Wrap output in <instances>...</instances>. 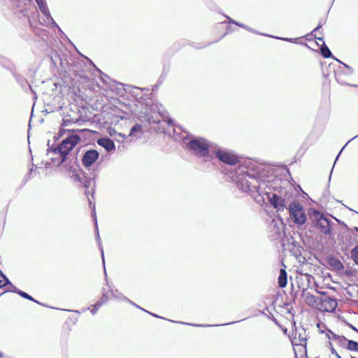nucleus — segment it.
Masks as SVG:
<instances>
[{"label": "nucleus", "instance_id": "nucleus-49", "mask_svg": "<svg viewBox=\"0 0 358 358\" xmlns=\"http://www.w3.org/2000/svg\"><path fill=\"white\" fill-rule=\"evenodd\" d=\"M348 145V143H346L344 145V147L342 148V150H343V148H344L345 147H346Z\"/></svg>", "mask_w": 358, "mask_h": 358}, {"label": "nucleus", "instance_id": "nucleus-38", "mask_svg": "<svg viewBox=\"0 0 358 358\" xmlns=\"http://www.w3.org/2000/svg\"><path fill=\"white\" fill-rule=\"evenodd\" d=\"M336 76V80L338 81V83H344V82H343V81L341 80V76H340L338 73L336 74V76Z\"/></svg>", "mask_w": 358, "mask_h": 358}, {"label": "nucleus", "instance_id": "nucleus-47", "mask_svg": "<svg viewBox=\"0 0 358 358\" xmlns=\"http://www.w3.org/2000/svg\"><path fill=\"white\" fill-rule=\"evenodd\" d=\"M348 145V143H346L344 145V147L342 148V150H343V148H344L345 147H346Z\"/></svg>", "mask_w": 358, "mask_h": 358}, {"label": "nucleus", "instance_id": "nucleus-48", "mask_svg": "<svg viewBox=\"0 0 358 358\" xmlns=\"http://www.w3.org/2000/svg\"><path fill=\"white\" fill-rule=\"evenodd\" d=\"M348 145V143H346L344 145V147L342 148V150H343V148H344L345 147H346Z\"/></svg>", "mask_w": 358, "mask_h": 358}, {"label": "nucleus", "instance_id": "nucleus-58", "mask_svg": "<svg viewBox=\"0 0 358 358\" xmlns=\"http://www.w3.org/2000/svg\"><path fill=\"white\" fill-rule=\"evenodd\" d=\"M180 324H183L182 322H180ZM185 324H187L188 323H185Z\"/></svg>", "mask_w": 358, "mask_h": 358}, {"label": "nucleus", "instance_id": "nucleus-31", "mask_svg": "<svg viewBox=\"0 0 358 358\" xmlns=\"http://www.w3.org/2000/svg\"><path fill=\"white\" fill-rule=\"evenodd\" d=\"M101 307V303H96L94 306H93V308L91 310V313H92V315H95L96 313L97 312V310H99V308Z\"/></svg>", "mask_w": 358, "mask_h": 358}, {"label": "nucleus", "instance_id": "nucleus-17", "mask_svg": "<svg viewBox=\"0 0 358 358\" xmlns=\"http://www.w3.org/2000/svg\"><path fill=\"white\" fill-rule=\"evenodd\" d=\"M142 125L140 124H136L134 127H131L130 132L128 136L135 137L138 138L140 137V134L142 132Z\"/></svg>", "mask_w": 358, "mask_h": 358}, {"label": "nucleus", "instance_id": "nucleus-25", "mask_svg": "<svg viewBox=\"0 0 358 358\" xmlns=\"http://www.w3.org/2000/svg\"><path fill=\"white\" fill-rule=\"evenodd\" d=\"M333 337L338 341V344L342 347H345V343H348V341H349L345 336H340L336 334H333Z\"/></svg>", "mask_w": 358, "mask_h": 358}, {"label": "nucleus", "instance_id": "nucleus-54", "mask_svg": "<svg viewBox=\"0 0 358 358\" xmlns=\"http://www.w3.org/2000/svg\"><path fill=\"white\" fill-rule=\"evenodd\" d=\"M102 80L103 82L107 83L106 80L105 79H103V76H102Z\"/></svg>", "mask_w": 358, "mask_h": 358}, {"label": "nucleus", "instance_id": "nucleus-18", "mask_svg": "<svg viewBox=\"0 0 358 358\" xmlns=\"http://www.w3.org/2000/svg\"><path fill=\"white\" fill-rule=\"evenodd\" d=\"M322 21L320 22L319 25L313 29V31L311 33V35L314 36V37L318 40L319 41H321L322 43L324 41V38L322 34V31H320V29L322 28Z\"/></svg>", "mask_w": 358, "mask_h": 358}, {"label": "nucleus", "instance_id": "nucleus-20", "mask_svg": "<svg viewBox=\"0 0 358 358\" xmlns=\"http://www.w3.org/2000/svg\"><path fill=\"white\" fill-rule=\"evenodd\" d=\"M320 52L323 57L330 58L332 57V53L327 45L323 42L320 48Z\"/></svg>", "mask_w": 358, "mask_h": 358}, {"label": "nucleus", "instance_id": "nucleus-52", "mask_svg": "<svg viewBox=\"0 0 358 358\" xmlns=\"http://www.w3.org/2000/svg\"><path fill=\"white\" fill-rule=\"evenodd\" d=\"M341 152H342V150L340 151V152H339V153H338V155H337L336 159H338V157H339V155H340V154H341Z\"/></svg>", "mask_w": 358, "mask_h": 358}, {"label": "nucleus", "instance_id": "nucleus-37", "mask_svg": "<svg viewBox=\"0 0 358 358\" xmlns=\"http://www.w3.org/2000/svg\"><path fill=\"white\" fill-rule=\"evenodd\" d=\"M329 345H330V351H331V353L332 355H337V353H338V352H336V350L334 349V348L333 347V345H332L331 343H329Z\"/></svg>", "mask_w": 358, "mask_h": 358}, {"label": "nucleus", "instance_id": "nucleus-33", "mask_svg": "<svg viewBox=\"0 0 358 358\" xmlns=\"http://www.w3.org/2000/svg\"><path fill=\"white\" fill-rule=\"evenodd\" d=\"M275 38L282 40V41H289V42H295V40H296V38H280V37H275Z\"/></svg>", "mask_w": 358, "mask_h": 358}, {"label": "nucleus", "instance_id": "nucleus-44", "mask_svg": "<svg viewBox=\"0 0 358 358\" xmlns=\"http://www.w3.org/2000/svg\"><path fill=\"white\" fill-rule=\"evenodd\" d=\"M357 137H358V134H357V136H355V137H353L351 140H350V141H348V143H349V142H350L352 140L355 139V138H357Z\"/></svg>", "mask_w": 358, "mask_h": 358}, {"label": "nucleus", "instance_id": "nucleus-39", "mask_svg": "<svg viewBox=\"0 0 358 358\" xmlns=\"http://www.w3.org/2000/svg\"><path fill=\"white\" fill-rule=\"evenodd\" d=\"M188 325H192L196 327H211L212 325H204V324H187Z\"/></svg>", "mask_w": 358, "mask_h": 358}, {"label": "nucleus", "instance_id": "nucleus-59", "mask_svg": "<svg viewBox=\"0 0 358 358\" xmlns=\"http://www.w3.org/2000/svg\"><path fill=\"white\" fill-rule=\"evenodd\" d=\"M2 357V354H1V353H0V357Z\"/></svg>", "mask_w": 358, "mask_h": 358}, {"label": "nucleus", "instance_id": "nucleus-19", "mask_svg": "<svg viewBox=\"0 0 358 358\" xmlns=\"http://www.w3.org/2000/svg\"><path fill=\"white\" fill-rule=\"evenodd\" d=\"M92 215L94 217V220H95V227H96V240L98 241L99 246V248H100V250H101V252L103 264H105V260H104V256H103V248H102V245H101V238H100L99 233V230H98V225H97V222H96V217L95 213H93Z\"/></svg>", "mask_w": 358, "mask_h": 358}, {"label": "nucleus", "instance_id": "nucleus-3", "mask_svg": "<svg viewBox=\"0 0 358 358\" xmlns=\"http://www.w3.org/2000/svg\"><path fill=\"white\" fill-rule=\"evenodd\" d=\"M187 148L196 156L205 157L213 153L215 148L205 138L194 137L187 143Z\"/></svg>", "mask_w": 358, "mask_h": 358}, {"label": "nucleus", "instance_id": "nucleus-22", "mask_svg": "<svg viewBox=\"0 0 358 358\" xmlns=\"http://www.w3.org/2000/svg\"><path fill=\"white\" fill-rule=\"evenodd\" d=\"M11 285L12 283L10 282L9 279L0 270V288H2L6 285L10 286Z\"/></svg>", "mask_w": 358, "mask_h": 358}, {"label": "nucleus", "instance_id": "nucleus-27", "mask_svg": "<svg viewBox=\"0 0 358 358\" xmlns=\"http://www.w3.org/2000/svg\"><path fill=\"white\" fill-rule=\"evenodd\" d=\"M236 25L241 27V28H243L248 31H249L250 32H252V33H255V34H259V33H258L256 30L253 29L252 28L245 25V24H243V23H241V22H237L236 23Z\"/></svg>", "mask_w": 358, "mask_h": 358}, {"label": "nucleus", "instance_id": "nucleus-5", "mask_svg": "<svg viewBox=\"0 0 358 358\" xmlns=\"http://www.w3.org/2000/svg\"><path fill=\"white\" fill-rule=\"evenodd\" d=\"M315 218L316 219L315 227L319 230L322 234L329 236L332 234V226L334 224L330 219L319 212L315 213Z\"/></svg>", "mask_w": 358, "mask_h": 358}, {"label": "nucleus", "instance_id": "nucleus-13", "mask_svg": "<svg viewBox=\"0 0 358 358\" xmlns=\"http://www.w3.org/2000/svg\"><path fill=\"white\" fill-rule=\"evenodd\" d=\"M10 71L17 83L22 88H25L27 86H28L29 88L31 87V86L28 84L27 80L25 79L24 76L18 74L15 70L10 69Z\"/></svg>", "mask_w": 358, "mask_h": 358}, {"label": "nucleus", "instance_id": "nucleus-55", "mask_svg": "<svg viewBox=\"0 0 358 358\" xmlns=\"http://www.w3.org/2000/svg\"><path fill=\"white\" fill-rule=\"evenodd\" d=\"M355 230L358 232V227H355Z\"/></svg>", "mask_w": 358, "mask_h": 358}, {"label": "nucleus", "instance_id": "nucleus-53", "mask_svg": "<svg viewBox=\"0 0 358 358\" xmlns=\"http://www.w3.org/2000/svg\"><path fill=\"white\" fill-rule=\"evenodd\" d=\"M134 89H137V90H143V89L139 88V87H134Z\"/></svg>", "mask_w": 358, "mask_h": 358}, {"label": "nucleus", "instance_id": "nucleus-36", "mask_svg": "<svg viewBox=\"0 0 358 358\" xmlns=\"http://www.w3.org/2000/svg\"><path fill=\"white\" fill-rule=\"evenodd\" d=\"M10 289H9V292H14L17 294V290H19L15 286H14L13 284L10 286Z\"/></svg>", "mask_w": 358, "mask_h": 358}, {"label": "nucleus", "instance_id": "nucleus-60", "mask_svg": "<svg viewBox=\"0 0 358 358\" xmlns=\"http://www.w3.org/2000/svg\"><path fill=\"white\" fill-rule=\"evenodd\" d=\"M315 358H319V357H315Z\"/></svg>", "mask_w": 358, "mask_h": 358}, {"label": "nucleus", "instance_id": "nucleus-11", "mask_svg": "<svg viewBox=\"0 0 358 358\" xmlns=\"http://www.w3.org/2000/svg\"><path fill=\"white\" fill-rule=\"evenodd\" d=\"M97 143L108 152H110L115 148L114 142L109 138H100L97 140Z\"/></svg>", "mask_w": 358, "mask_h": 358}, {"label": "nucleus", "instance_id": "nucleus-1", "mask_svg": "<svg viewBox=\"0 0 358 358\" xmlns=\"http://www.w3.org/2000/svg\"><path fill=\"white\" fill-rule=\"evenodd\" d=\"M262 170L261 166L248 161L236 169L234 176L239 189L250 194L258 202L261 201L259 197L262 196L259 182Z\"/></svg>", "mask_w": 358, "mask_h": 358}, {"label": "nucleus", "instance_id": "nucleus-43", "mask_svg": "<svg viewBox=\"0 0 358 358\" xmlns=\"http://www.w3.org/2000/svg\"><path fill=\"white\" fill-rule=\"evenodd\" d=\"M234 323H235V322L224 324L223 325H228V324H234Z\"/></svg>", "mask_w": 358, "mask_h": 358}, {"label": "nucleus", "instance_id": "nucleus-29", "mask_svg": "<svg viewBox=\"0 0 358 358\" xmlns=\"http://www.w3.org/2000/svg\"><path fill=\"white\" fill-rule=\"evenodd\" d=\"M38 8L43 15H47L48 17L49 16L50 11L47 4L40 6L38 7Z\"/></svg>", "mask_w": 358, "mask_h": 358}, {"label": "nucleus", "instance_id": "nucleus-41", "mask_svg": "<svg viewBox=\"0 0 358 358\" xmlns=\"http://www.w3.org/2000/svg\"><path fill=\"white\" fill-rule=\"evenodd\" d=\"M6 62L4 59L3 58H0V62L3 64V65H5L6 64Z\"/></svg>", "mask_w": 358, "mask_h": 358}, {"label": "nucleus", "instance_id": "nucleus-4", "mask_svg": "<svg viewBox=\"0 0 358 358\" xmlns=\"http://www.w3.org/2000/svg\"><path fill=\"white\" fill-rule=\"evenodd\" d=\"M290 218L299 225L306 223L307 218L305 210L299 202H292L288 207Z\"/></svg>", "mask_w": 358, "mask_h": 358}, {"label": "nucleus", "instance_id": "nucleus-10", "mask_svg": "<svg viewBox=\"0 0 358 358\" xmlns=\"http://www.w3.org/2000/svg\"><path fill=\"white\" fill-rule=\"evenodd\" d=\"M110 294H112L113 297L115 299H117V300H123V301H125L129 303H131V305L137 307L138 308H140L141 310H143V311H145L147 313H148L149 314L153 315L154 317H158V318H162V317L160 316H158L156 314H153V313H151L147 310H145V309L141 308L139 306L136 305V303H134V302H132L130 299H129L127 297L123 296L121 293L118 292L117 290H115V291H113V290H110Z\"/></svg>", "mask_w": 358, "mask_h": 358}, {"label": "nucleus", "instance_id": "nucleus-9", "mask_svg": "<svg viewBox=\"0 0 358 358\" xmlns=\"http://www.w3.org/2000/svg\"><path fill=\"white\" fill-rule=\"evenodd\" d=\"M327 263L331 270L335 272H341L344 270L343 264L336 257H329Z\"/></svg>", "mask_w": 358, "mask_h": 358}, {"label": "nucleus", "instance_id": "nucleus-2", "mask_svg": "<svg viewBox=\"0 0 358 358\" xmlns=\"http://www.w3.org/2000/svg\"><path fill=\"white\" fill-rule=\"evenodd\" d=\"M80 141V136L76 134H71L67 136L59 145L48 151V154L52 153L55 155H59L58 159L57 157L51 158L52 161L55 163L57 162L58 165L62 164L67 159V155Z\"/></svg>", "mask_w": 358, "mask_h": 358}, {"label": "nucleus", "instance_id": "nucleus-24", "mask_svg": "<svg viewBox=\"0 0 358 358\" xmlns=\"http://www.w3.org/2000/svg\"><path fill=\"white\" fill-rule=\"evenodd\" d=\"M17 294H19L20 296H22L24 299H28L29 301H34L35 303H37L38 304H41L38 301L34 299L31 296L26 293L25 292H23L22 290H17Z\"/></svg>", "mask_w": 358, "mask_h": 358}, {"label": "nucleus", "instance_id": "nucleus-42", "mask_svg": "<svg viewBox=\"0 0 358 358\" xmlns=\"http://www.w3.org/2000/svg\"><path fill=\"white\" fill-rule=\"evenodd\" d=\"M130 112H131V110L124 111V113L128 115L130 113Z\"/></svg>", "mask_w": 358, "mask_h": 358}, {"label": "nucleus", "instance_id": "nucleus-8", "mask_svg": "<svg viewBox=\"0 0 358 358\" xmlns=\"http://www.w3.org/2000/svg\"><path fill=\"white\" fill-rule=\"evenodd\" d=\"M269 201L274 208L277 211H283L287 208V203L285 199H282L276 194H273L271 196H269Z\"/></svg>", "mask_w": 358, "mask_h": 358}, {"label": "nucleus", "instance_id": "nucleus-40", "mask_svg": "<svg viewBox=\"0 0 358 358\" xmlns=\"http://www.w3.org/2000/svg\"><path fill=\"white\" fill-rule=\"evenodd\" d=\"M349 327H350L352 329H353L354 331H355L356 332H357V333H358V329H357L356 327H355L352 324H349Z\"/></svg>", "mask_w": 358, "mask_h": 358}, {"label": "nucleus", "instance_id": "nucleus-6", "mask_svg": "<svg viewBox=\"0 0 358 358\" xmlns=\"http://www.w3.org/2000/svg\"><path fill=\"white\" fill-rule=\"evenodd\" d=\"M213 154L223 163L235 165L238 162V157L231 150L222 148H215Z\"/></svg>", "mask_w": 358, "mask_h": 358}, {"label": "nucleus", "instance_id": "nucleus-26", "mask_svg": "<svg viewBox=\"0 0 358 358\" xmlns=\"http://www.w3.org/2000/svg\"><path fill=\"white\" fill-rule=\"evenodd\" d=\"M351 258L358 266V245L355 246L352 250H351Z\"/></svg>", "mask_w": 358, "mask_h": 358}, {"label": "nucleus", "instance_id": "nucleus-45", "mask_svg": "<svg viewBox=\"0 0 358 358\" xmlns=\"http://www.w3.org/2000/svg\"><path fill=\"white\" fill-rule=\"evenodd\" d=\"M337 358H342L338 353L335 355Z\"/></svg>", "mask_w": 358, "mask_h": 358}, {"label": "nucleus", "instance_id": "nucleus-21", "mask_svg": "<svg viewBox=\"0 0 358 358\" xmlns=\"http://www.w3.org/2000/svg\"><path fill=\"white\" fill-rule=\"evenodd\" d=\"M305 296V301L307 304L308 305H314L317 302L318 297L313 295L312 294L308 292L304 294Z\"/></svg>", "mask_w": 358, "mask_h": 358}, {"label": "nucleus", "instance_id": "nucleus-56", "mask_svg": "<svg viewBox=\"0 0 358 358\" xmlns=\"http://www.w3.org/2000/svg\"><path fill=\"white\" fill-rule=\"evenodd\" d=\"M120 136H122V138H125V136H122V134H119Z\"/></svg>", "mask_w": 358, "mask_h": 358}, {"label": "nucleus", "instance_id": "nucleus-46", "mask_svg": "<svg viewBox=\"0 0 358 358\" xmlns=\"http://www.w3.org/2000/svg\"><path fill=\"white\" fill-rule=\"evenodd\" d=\"M348 145V143H346L344 145V147L342 148V150H343V148H344L345 147H346Z\"/></svg>", "mask_w": 358, "mask_h": 358}, {"label": "nucleus", "instance_id": "nucleus-23", "mask_svg": "<svg viewBox=\"0 0 358 358\" xmlns=\"http://www.w3.org/2000/svg\"><path fill=\"white\" fill-rule=\"evenodd\" d=\"M346 348L350 351L358 352V342L352 340L348 341Z\"/></svg>", "mask_w": 358, "mask_h": 358}, {"label": "nucleus", "instance_id": "nucleus-14", "mask_svg": "<svg viewBox=\"0 0 358 358\" xmlns=\"http://www.w3.org/2000/svg\"><path fill=\"white\" fill-rule=\"evenodd\" d=\"M44 16V18H43V24L48 27H51V28H53V27H55L57 28L59 31H62L60 27H59V25L55 22V21L53 20V18L51 16V14L49 12V16L48 17L47 15H43Z\"/></svg>", "mask_w": 358, "mask_h": 358}, {"label": "nucleus", "instance_id": "nucleus-7", "mask_svg": "<svg viewBox=\"0 0 358 358\" xmlns=\"http://www.w3.org/2000/svg\"><path fill=\"white\" fill-rule=\"evenodd\" d=\"M99 152L96 150H86L82 157L83 165L85 168L90 167L99 158Z\"/></svg>", "mask_w": 358, "mask_h": 358}, {"label": "nucleus", "instance_id": "nucleus-16", "mask_svg": "<svg viewBox=\"0 0 358 358\" xmlns=\"http://www.w3.org/2000/svg\"><path fill=\"white\" fill-rule=\"evenodd\" d=\"M322 303L328 308H329V310L333 311L336 309V308L338 306L337 301L333 298L331 297H327L324 299H323Z\"/></svg>", "mask_w": 358, "mask_h": 358}, {"label": "nucleus", "instance_id": "nucleus-35", "mask_svg": "<svg viewBox=\"0 0 358 358\" xmlns=\"http://www.w3.org/2000/svg\"><path fill=\"white\" fill-rule=\"evenodd\" d=\"M225 17H227V19L228 20V23L229 24H236V23L237 22V21H235L234 20H233L232 18H231L230 17L227 16V15H225Z\"/></svg>", "mask_w": 358, "mask_h": 358}, {"label": "nucleus", "instance_id": "nucleus-57", "mask_svg": "<svg viewBox=\"0 0 358 358\" xmlns=\"http://www.w3.org/2000/svg\"><path fill=\"white\" fill-rule=\"evenodd\" d=\"M126 118L125 116H121V119Z\"/></svg>", "mask_w": 358, "mask_h": 358}, {"label": "nucleus", "instance_id": "nucleus-32", "mask_svg": "<svg viewBox=\"0 0 358 358\" xmlns=\"http://www.w3.org/2000/svg\"><path fill=\"white\" fill-rule=\"evenodd\" d=\"M35 1L38 7H40V6L47 4L45 0H35Z\"/></svg>", "mask_w": 358, "mask_h": 358}, {"label": "nucleus", "instance_id": "nucleus-50", "mask_svg": "<svg viewBox=\"0 0 358 358\" xmlns=\"http://www.w3.org/2000/svg\"><path fill=\"white\" fill-rule=\"evenodd\" d=\"M103 76H104V77H103V79H106V78H108L107 75L103 74Z\"/></svg>", "mask_w": 358, "mask_h": 358}, {"label": "nucleus", "instance_id": "nucleus-30", "mask_svg": "<svg viewBox=\"0 0 358 358\" xmlns=\"http://www.w3.org/2000/svg\"><path fill=\"white\" fill-rule=\"evenodd\" d=\"M108 300V294L106 293H104V294H103L101 298L98 301H96V303H100L101 306L103 304L106 303Z\"/></svg>", "mask_w": 358, "mask_h": 358}, {"label": "nucleus", "instance_id": "nucleus-15", "mask_svg": "<svg viewBox=\"0 0 358 358\" xmlns=\"http://www.w3.org/2000/svg\"><path fill=\"white\" fill-rule=\"evenodd\" d=\"M278 283L280 288L286 287L287 284V272L284 268L280 270Z\"/></svg>", "mask_w": 358, "mask_h": 358}, {"label": "nucleus", "instance_id": "nucleus-51", "mask_svg": "<svg viewBox=\"0 0 358 358\" xmlns=\"http://www.w3.org/2000/svg\"><path fill=\"white\" fill-rule=\"evenodd\" d=\"M103 76H104V77H103V79H106V78H108L107 75L103 74Z\"/></svg>", "mask_w": 358, "mask_h": 358}, {"label": "nucleus", "instance_id": "nucleus-34", "mask_svg": "<svg viewBox=\"0 0 358 358\" xmlns=\"http://www.w3.org/2000/svg\"><path fill=\"white\" fill-rule=\"evenodd\" d=\"M343 65L345 66V67L348 69V72L347 73L349 74V75H351L353 73V69L348 65L345 64H343Z\"/></svg>", "mask_w": 358, "mask_h": 358}, {"label": "nucleus", "instance_id": "nucleus-28", "mask_svg": "<svg viewBox=\"0 0 358 358\" xmlns=\"http://www.w3.org/2000/svg\"><path fill=\"white\" fill-rule=\"evenodd\" d=\"M50 59H51L53 64L55 66L57 65V62L61 61V59H60L59 56L57 55V52H52V54L50 55Z\"/></svg>", "mask_w": 358, "mask_h": 358}, {"label": "nucleus", "instance_id": "nucleus-12", "mask_svg": "<svg viewBox=\"0 0 358 358\" xmlns=\"http://www.w3.org/2000/svg\"><path fill=\"white\" fill-rule=\"evenodd\" d=\"M70 172L71 173L70 177L73 180L82 183L86 189L89 188L90 180L84 179L82 177L81 174L79 173L78 171H76L75 169H70Z\"/></svg>", "mask_w": 358, "mask_h": 358}]
</instances>
